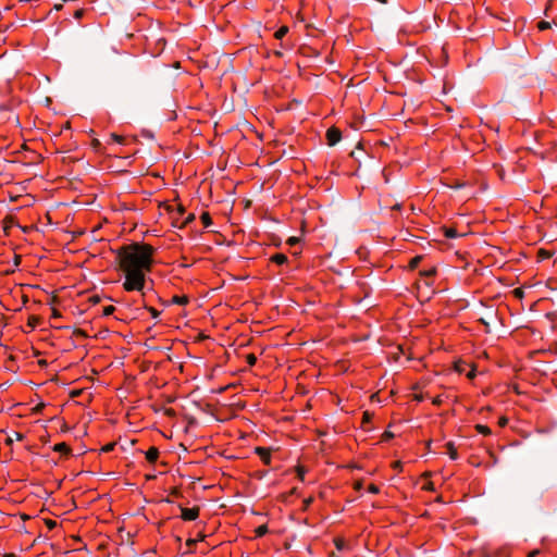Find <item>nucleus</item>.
<instances>
[{
    "mask_svg": "<svg viewBox=\"0 0 557 557\" xmlns=\"http://www.w3.org/2000/svg\"><path fill=\"white\" fill-rule=\"evenodd\" d=\"M156 248L144 242H133L116 250L115 260L124 273L122 284L125 292H140L145 296L146 274L153 268Z\"/></svg>",
    "mask_w": 557,
    "mask_h": 557,
    "instance_id": "obj_1",
    "label": "nucleus"
},
{
    "mask_svg": "<svg viewBox=\"0 0 557 557\" xmlns=\"http://www.w3.org/2000/svg\"><path fill=\"white\" fill-rule=\"evenodd\" d=\"M385 360L387 362H392V359L394 362H399V359L404 356L400 347L398 345L388 344L385 339Z\"/></svg>",
    "mask_w": 557,
    "mask_h": 557,
    "instance_id": "obj_2",
    "label": "nucleus"
},
{
    "mask_svg": "<svg viewBox=\"0 0 557 557\" xmlns=\"http://www.w3.org/2000/svg\"><path fill=\"white\" fill-rule=\"evenodd\" d=\"M325 139L329 146H335L342 139V131L336 126H331L325 133Z\"/></svg>",
    "mask_w": 557,
    "mask_h": 557,
    "instance_id": "obj_3",
    "label": "nucleus"
},
{
    "mask_svg": "<svg viewBox=\"0 0 557 557\" xmlns=\"http://www.w3.org/2000/svg\"><path fill=\"white\" fill-rule=\"evenodd\" d=\"M200 508L195 506L191 508L181 507V518L184 521H194L199 517Z\"/></svg>",
    "mask_w": 557,
    "mask_h": 557,
    "instance_id": "obj_4",
    "label": "nucleus"
},
{
    "mask_svg": "<svg viewBox=\"0 0 557 557\" xmlns=\"http://www.w3.org/2000/svg\"><path fill=\"white\" fill-rule=\"evenodd\" d=\"M255 453H256V455L259 456V458L261 459L263 465H265V466L271 465L272 457H271V450L269 448L258 446L255 448Z\"/></svg>",
    "mask_w": 557,
    "mask_h": 557,
    "instance_id": "obj_5",
    "label": "nucleus"
},
{
    "mask_svg": "<svg viewBox=\"0 0 557 557\" xmlns=\"http://www.w3.org/2000/svg\"><path fill=\"white\" fill-rule=\"evenodd\" d=\"M189 304V297L187 295H174L169 301L163 302V305H180L186 306Z\"/></svg>",
    "mask_w": 557,
    "mask_h": 557,
    "instance_id": "obj_6",
    "label": "nucleus"
},
{
    "mask_svg": "<svg viewBox=\"0 0 557 557\" xmlns=\"http://www.w3.org/2000/svg\"><path fill=\"white\" fill-rule=\"evenodd\" d=\"M159 456H160V451H159L158 447H156V446H150L148 448V450L145 453L146 460L150 465L156 463V461L158 460Z\"/></svg>",
    "mask_w": 557,
    "mask_h": 557,
    "instance_id": "obj_7",
    "label": "nucleus"
},
{
    "mask_svg": "<svg viewBox=\"0 0 557 557\" xmlns=\"http://www.w3.org/2000/svg\"><path fill=\"white\" fill-rule=\"evenodd\" d=\"M52 449L66 458L72 455V448L65 442L55 444Z\"/></svg>",
    "mask_w": 557,
    "mask_h": 557,
    "instance_id": "obj_8",
    "label": "nucleus"
},
{
    "mask_svg": "<svg viewBox=\"0 0 557 557\" xmlns=\"http://www.w3.org/2000/svg\"><path fill=\"white\" fill-rule=\"evenodd\" d=\"M436 274L435 268H430L428 270L421 271V275L424 277V284L426 286H432L434 283V276Z\"/></svg>",
    "mask_w": 557,
    "mask_h": 557,
    "instance_id": "obj_9",
    "label": "nucleus"
},
{
    "mask_svg": "<svg viewBox=\"0 0 557 557\" xmlns=\"http://www.w3.org/2000/svg\"><path fill=\"white\" fill-rule=\"evenodd\" d=\"M270 261L277 265H282L288 262V258L284 253H274L271 256Z\"/></svg>",
    "mask_w": 557,
    "mask_h": 557,
    "instance_id": "obj_10",
    "label": "nucleus"
},
{
    "mask_svg": "<svg viewBox=\"0 0 557 557\" xmlns=\"http://www.w3.org/2000/svg\"><path fill=\"white\" fill-rule=\"evenodd\" d=\"M372 418H373V413H370L369 411L363 412L361 426L364 431L371 430L370 423H371Z\"/></svg>",
    "mask_w": 557,
    "mask_h": 557,
    "instance_id": "obj_11",
    "label": "nucleus"
},
{
    "mask_svg": "<svg viewBox=\"0 0 557 557\" xmlns=\"http://www.w3.org/2000/svg\"><path fill=\"white\" fill-rule=\"evenodd\" d=\"M289 32V28L287 25H282L276 32L274 33V38L277 40H282Z\"/></svg>",
    "mask_w": 557,
    "mask_h": 557,
    "instance_id": "obj_12",
    "label": "nucleus"
},
{
    "mask_svg": "<svg viewBox=\"0 0 557 557\" xmlns=\"http://www.w3.org/2000/svg\"><path fill=\"white\" fill-rule=\"evenodd\" d=\"M141 297H143V306H144V308L151 314V317L153 319H157L160 315V311H158L154 307L148 306L146 304V300H145L146 295L145 296L141 295Z\"/></svg>",
    "mask_w": 557,
    "mask_h": 557,
    "instance_id": "obj_13",
    "label": "nucleus"
},
{
    "mask_svg": "<svg viewBox=\"0 0 557 557\" xmlns=\"http://www.w3.org/2000/svg\"><path fill=\"white\" fill-rule=\"evenodd\" d=\"M200 220H201V223L203 225V227H209L212 225V219H211V215L208 211H203L200 215Z\"/></svg>",
    "mask_w": 557,
    "mask_h": 557,
    "instance_id": "obj_14",
    "label": "nucleus"
},
{
    "mask_svg": "<svg viewBox=\"0 0 557 557\" xmlns=\"http://www.w3.org/2000/svg\"><path fill=\"white\" fill-rule=\"evenodd\" d=\"M253 532H255V537L258 539V537L264 536L269 532V529H268L267 524H261V525L257 527Z\"/></svg>",
    "mask_w": 557,
    "mask_h": 557,
    "instance_id": "obj_15",
    "label": "nucleus"
},
{
    "mask_svg": "<svg viewBox=\"0 0 557 557\" xmlns=\"http://www.w3.org/2000/svg\"><path fill=\"white\" fill-rule=\"evenodd\" d=\"M475 430L478 431L479 434H482L484 436H488L492 434V430L487 425L476 424Z\"/></svg>",
    "mask_w": 557,
    "mask_h": 557,
    "instance_id": "obj_16",
    "label": "nucleus"
},
{
    "mask_svg": "<svg viewBox=\"0 0 557 557\" xmlns=\"http://www.w3.org/2000/svg\"><path fill=\"white\" fill-rule=\"evenodd\" d=\"M444 235L446 238H456L458 237V233L455 228L451 227H444Z\"/></svg>",
    "mask_w": 557,
    "mask_h": 557,
    "instance_id": "obj_17",
    "label": "nucleus"
},
{
    "mask_svg": "<svg viewBox=\"0 0 557 557\" xmlns=\"http://www.w3.org/2000/svg\"><path fill=\"white\" fill-rule=\"evenodd\" d=\"M307 472V469L304 467V466H297L296 467V473H297V478L300 480V481H304L305 480V474Z\"/></svg>",
    "mask_w": 557,
    "mask_h": 557,
    "instance_id": "obj_18",
    "label": "nucleus"
},
{
    "mask_svg": "<svg viewBox=\"0 0 557 557\" xmlns=\"http://www.w3.org/2000/svg\"><path fill=\"white\" fill-rule=\"evenodd\" d=\"M314 498L312 496H309L302 500V511H307L311 504L313 503Z\"/></svg>",
    "mask_w": 557,
    "mask_h": 557,
    "instance_id": "obj_19",
    "label": "nucleus"
},
{
    "mask_svg": "<svg viewBox=\"0 0 557 557\" xmlns=\"http://www.w3.org/2000/svg\"><path fill=\"white\" fill-rule=\"evenodd\" d=\"M115 310H116L115 307L112 305L106 306L102 310V315L109 317V315L113 314Z\"/></svg>",
    "mask_w": 557,
    "mask_h": 557,
    "instance_id": "obj_20",
    "label": "nucleus"
},
{
    "mask_svg": "<svg viewBox=\"0 0 557 557\" xmlns=\"http://www.w3.org/2000/svg\"><path fill=\"white\" fill-rule=\"evenodd\" d=\"M448 454H449L450 459H453V460L458 459V453L451 443L448 444Z\"/></svg>",
    "mask_w": 557,
    "mask_h": 557,
    "instance_id": "obj_21",
    "label": "nucleus"
},
{
    "mask_svg": "<svg viewBox=\"0 0 557 557\" xmlns=\"http://www.w3.org/2000/svg\"><path fill=\"white\" fill-rule=\"evenodd\" d=\"M385 207H389L392 212H395V211H400L401 210V203H394V205H391L389 201H387V199L385 198Z\"/></svg>",
    "mask_w": 557,
    "mask_h": 557,
    "instance_id": "obj_22",
    "label": "nucleus"
},
{
    "mask_svg": "<svg viewBox=\"0 0 557 557\" xmlns=\"http://www.w3.org/2000/svg\"><path fill=\"white\" fill-rule=\"evenodd\" d=\"M246 362L250 366V367H253L256 363H257V357L255 354H248L246 356Z\"/></svg>",
    "mask_w": 557,
    "mask_h": 557,
    "instance_id": "obj_23",
    "label": "nucleus"
},
{
    "mask_svg": "<svg viewBox=\"0 0 557 557\" xmlns=\"http://www.w3.org/2000/svg\"><path fill=\"white\" fill-rule=\"evenodd\" d=\"M367 491L373 494H377L380 492V487L374 483H369L367 486Z\"/></svg>",
    "mask_w": 557,
    "mask_h": 557,
    "instance_id": "obj_24",
    "label": "nucleus"
},
{
    "mask_svg": "<svg viewBox=\"0 0 557 557\" xmlns=\"http://www.w3.org/2000/svg\"><path fill=\"white\" fill-rule=\"evenodd\" d=\"M537 27L540 30H546V29L550 28V24H549V22L541 21V22H539Z\"/></svg>",
    "mask_w": 557,
    "mask_h": 557,
    "instance_id": "obj_25",
    "label": "nucleus"
},
{
    "mask_svg": "<svg viewBox=\"0 0 557 557\" xmlns=\"http://www.w3.org/2000/svg\"><path fill=\"white\" fill-rule=\"evenodd\" d=\"M194 220H195V214H194V213H189V214L185 218V220L183 221L182 226H186V225L190 224Z\"/></svg>",
    "mask_w": 557,
    "mask_h": 557,
    "instance_id": "obj_26",
    "label": "nucleus"
},
{
    "mask_svg": "<svg viewBox=\"0 0 557 557\" xmlns=\"http://www.w3.org/2000/svg\"><path fill=\"white\" fill-rule=\"evenodd\" d=\"M115 447V443H108L106 444L101 450L104 451V453H109V451H112Z\"/></svg>",
    "mask_w": 557,
    "mask_h": 557,
    "instance_id": "obj_27",
    "label": "nucleus"
},
{
    "mask_svg": "<svg viewBox=\"0 0 557 557\" xmlns=\"http://www.w3.org/2000/svg\"><path fill=\"white\" fill-rule=\"evenodd\" d=\"M299 243V238L296 237V236H292L289 237L287 240H286V244L289 245V246H295L296 244Z\"/></svg>",
    "mask_w": 557,
    "mask_h": 557,
    "instance_id": "obj_28",
    "label": "nucleus"
},
{
    "mask_svg": "<svg viewBox=\"0 0 557 557\" xmlns=\"http://www.w3.org/2000/svg\"><path fill=\"white\" fill-rule=\"evenodd\" d=\"M334 544H335L336 548L341 550V549H343L345 542L342 539H335Z\"/></svg>",
    "mask_w": 557,
    "mask_h": 557,
    "instance_id": "obj_29",
    "label": "nucleus"
},
{
    "mask_svg": "<svg viewBox=\"0 0 557 557\" xmlns=\"http://www.w3.org/2000/svg\"><path fill=\"white\" fill-rule=\"evenodd\" d=\"M46 525L48 527L49 530H52L57 527V521L48 519L46 520Z\"/></svg>",
    "mask_w": 557,
    "mask_h": 557,
    "instance_id": "obj_30",
    "label": "nucleus"
},
{
    "mask_svg": "<svg viewBox=\"0 0 557 557\" xmlns=\"http://www.w3.org/2000/svg\"><path fill=\"white\" fill-rule=\"evenodd\" d=\"M391 467L393 468L394 471H400L401 470L400 461H393Z\"/></svg>",
    "mask_w": 557,
    "mask_h": 557,
    "instance_id": "obj_31",
    "label": "nucleus"
},
{
    "mask_svg": "<svg viewBox=\"0 0 557 557\" xmlns=\"http://www.w3.org/2000/svg\"><path fill=\"white\" fill-rule=\"evenodd\" d=\"M198 540H195V539H188L186 541V545L189 547V549H191L196 544H197Z\"/></svg>",
    "mask_w": 557,
    "mask_h": 557,
    "instance_id": "obj_32",
    "label": "nucleus"
},
{
    "mask_svg": "<svg viewBox=\"0 0 557 557\" xmlns=\"http://www.w3.org/2000/svg\"><path fill=\"white\" fill-rule=\"evenodd\" d=\"M394 434L385 428V442L393 438Z\"/></svg>",
    "mask_w": 557,
    "mask_h": 557,
    "instance_id": "obj_33",
    "label": "nucleus"
},
{
    "mask_svg": "<svg viewBox=\"0 0 557 557\" xmlns=\"http://www.w3.org/2000/svg\"><path fill=\"white\" fill-rule=\"evenodd\" d=\"M84 15V10L79 9L74 12L75 18H81Z\"/></svg>",
    "mask_w": 557,
    "mask_h": 557,
    "instance_id": "obj_34",
    "label": "nucleus"
},
{
    "mask_svg": "<svg viewBox=\"0 0 557 557\" xmlns=\"http://www.w3.org/2000/svg\"><path fill=\"white\" fill-rule=\"evenodd\" d=\"M61 317V313L58 309L53 308L52 309V314H51V318H60Z\"/></svg>",
    "mask_w": 557,
    "mask_h": 557,
    "instance_id": "obj_35",
    "label": "nucleus"
},
{
    "mask_svg": "<svg viewBox=\"0 0 557 557\" xmlns=\"http://www.w3.org/2000/svg\"><path fill=\"white\" fill-rule=\"evenodd\" d=\"M90 301H91L92 304H98V302H100V297H99V296H97V295H95V296L90 297Z\"/></svg>",
    "mask_w": 557,
    "mask_h": 557,
    "instance_id": "obj_36",
    "label": "nucleus"
},
{
    "mask_svg": "<svg viewBox=\"0 0 557 557\" xmlns=\"http://www.w3.org/2000/svg\"><path fill=\"white\" fill-rule=\"evenodd\" d=\"M273 53L277 58H282L283 57V52L281 51V49L275 50Z\"/></svg>",
    "mask_w": 557,
    "mask_h": 557,
    "instance_id": "obj_37",
    "label": "nucleus"
},
{
    "mask_svg": "<svg viewBox=\"0 0 557 557\" xmlns=\"http://www.w3.org/2000/svg\"><path fill=\"white\" fill-rule=\"evenodd\" d=\"M177 211H178L180 214H184L185 213V208L182 205H178Z\"/></svg>",
    "mask_w": 557,
    "mask_h": 557,
    "instance_id": "obj_38",
    "label": "nucleus"
},
{
    "mask_svg": "<svg viewBox=\"0 0 557 557\" xmlns=\"http://www.w3.org/2000/svg\"><path fill=\"white\" fill-rule=\"evenodd\" d=\"M15 435L17 441H22L24 438V435L22 433L16 432Z\"/></svg>",
    "mask_w": 557,
    "mask_h": 557,
    "instance_id": "obj_39",
    "label": "nucleus"
},
{
    "mask_svg": "<svg viewBox=\"0 0 557 557\" xmlns=\"http://www.w3.org/2000/svg\"><path fill=\"white\" fill-rule=\"evenodd\" d=\"M112 136H113V139H114V140H116V141H119V143H121V141H122V137H121V136L115 135V134H113Z\"/></svg>",
    "mask_w": 557,
    "mask_h": 557,
    "instance_id": "obj_40",
    "label": "nucleus"
},
{
    "mask_svg": "<svg viewBox=\"0 0 557 557\" xmlns=\"http://www.w3.org/2000/svg\"><path fill=\"white\" fill-rule=\"evenodd\" d=\"M195 540H198V542L199 541H203L205 540V535L202 533H199L198 536Z\"/></svg>",
    "mask_w": 557,
    "mask_h": 557,
    "instance_id": "obj_41",
    "label": "nucleus"
},
{
    "mask_svg": "<svg viewBox=\"0 0 557 557\" xmlns=\"http://www.w3.org/2000/svg\"><path fill=\"white\" fill-rule=\"evenodd\" d=\"M2 557H16V555L13 553H7Z\"/></svg>",
    "mask_w": 557,
    "mask_h": 557,
    "instance_id": "obj_42",
    "label": "nucleus"
},
{
    "mask_svg": "<svg viewBox=\"0 0 557 557\" xmlns=\"http://www.w3.org/2000/svg\"><path fill=\"white\" fill-rule=\"evenodd\" d=\"M539 554V550H533L530 553L529 557H535Z\"/></svg>",
    "mask_w": 557,
    "mask_h": 557,
    "instance_id": "obj_43",
    "label": "nucleus"
},
{
    "mask_svg": "<svg viewBox=\"0 0 557 557\" xmlns=\"http://www.w3.org/2000/svg\"><path fill=\"white\" fill-rule=\"evenodd\" d=\"M280 47H281V49H286L287 48L284 42H281Z\"/></svg>",
    "mask_w": 557,
    "mask_h": 557,
    "instance_id": "obj_44",
    "label": "nucleus"
},
{
    "mask_svg": "<svg viewBox=\"0 0 557 557\" xmlns=\"http://www.w3.org/2000/svg\"><path fill=\"white\" fill-rule=\"evenodd\" d=\"M41 407H44V404H40L39 406L36 407V410H41Z\"/></svg>",
    "mask_w": 557,
    "mask_h": 557,
    "instance_id": "obj_45",
    "label": "nucleus"
},
{
    "mask_svg": "<svg viewBox=\"0 0 557 557\" xmlns=\"http://www.w3.org/2000/svg\"><path fill=\"white\" fill-rule=\"evenodd\" d=\"M41 407H44V404H40L39 406L36 407V410H41Z\"/></svg>",
    "mask_w": 557,
    "mask_h": 557,
    "instance_id": "obj_46",
    "label": "nucleus"
},
{
    "mask_svg": "<svg viewBox=\"0 0 557 557\" xmlns=\"http://www.w3.org/2000/svg\"><path fill=\"white\" fill-rule=\"evenodd\" d=\"M28 324L32 325V326H35V321H28Z\"/></svg>",
    "mask_w": 557,
    "mask_h": 557,
    "instance_id": "obj_47",
    "label": "nucleus"
},
{
    "mask_svg": "<svg viewBox=\"0 0 557 557\" xmlns=\"http://www.w3.org/2000/svg\"><path fill=\"white\" fill-rule=\"evenodd\" d=\"M28 324L32 325V326H35V321H28Z\"/></svg>",
    "mask_w": 557,
    "mask_h": 557,
    "instance_id": "obj_48",
    "label": "nucleus"
},
{
    "mask_svg": "<svg viewBox=\"0 0 557 557\" xmlns=\"http://www.w3.org/2000/svg\"><path fill=\"white\" fill-rule=\"evenodd\" d=\"M290 493L296 494V488H293Z\"/></svg>",
    "mask_w": 557,
    "mask_h": 557,
    "instance_id": "obj_49",
    "label": "nucleus"
},
{
    "mask_svg": "<svg viewBox=\"0 0 557 557\" xmlns=\"http://www.w3.org/2000/svg\"><path fill=\"white\" fill-rule=\"evenodd\" d=\"M379 2H383V0H377Z\"/></svg>",
    "mask_w": 557,
    "mask_h": 557,
    "instance_id": "obj_50",
    "label": "nucleus"
}]
</instances>
